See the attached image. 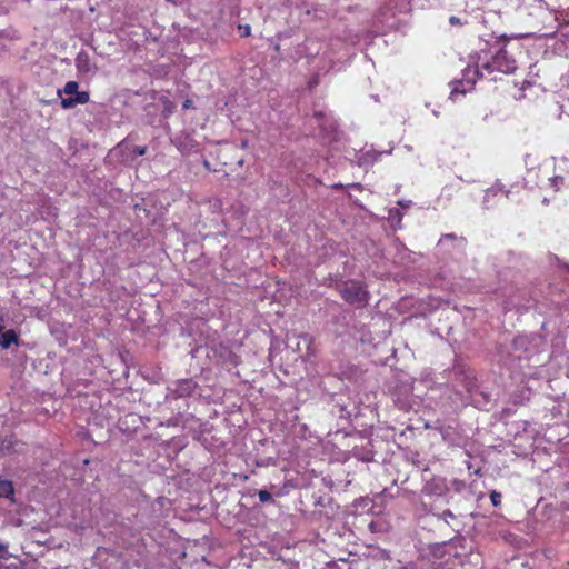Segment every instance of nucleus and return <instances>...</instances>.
<instances>
[{"label":"nucleus","instance_id":"0eeeda50","mask_svg":"<svg viewBox=\"0 0 569 569\" xmlns=\"http://www.w3.org/2000/svg\"><path fill=\"white\" fill-rule=\"evenodd\" d=\"M13 495V486L9 480H0V498H10Z\"/></svg>","mask_w":569,"mask_h":569},{"label":"nucleus","instance_id":"dca6fc26","mask_svg":"<svg viewBox=\"0 0 569 569\" xmlns=\"http://www.w3.org/2000/svg\"><path fill=\"white\" fill-rule=\"evenodd\" d=\"M7 546L4 542L0 541V552H6Z\"/></svg>","mask_w":569,"mask_h":569},{"label":"nucleus","instance_id":"f03ea898","mask_svg":"<svg viewBox=\"0 0 569 569\" xmlns=\"http://www.w3.org/2000/svg\"><path fill=\"white\" fill-rule=\"evenodd\" d=\"M338 295L345 302L355 306V308L362 309L368 306L369 291L360 280L349 279L343 283L336 287Z\"/></svg>","mask_w":569,"mask_h":569},{"label":"nucleus","instance_id":"9b49d317","mask_svg":"<svg viewBox=\"0 0 569 569\" xmlns=\"http://www.w3.org/2000/svg\"><path fill=\"white\" fill-rule=\"evenodd\" d=\"M222 349H224V355H226L227 361H229L230 365L236 366L238 363V361H236V355L228 348H222Z\"/></svg>","mask_w":569,"mask_h":569},{"label":"nucleus","instance_id":"f3484780","mask_svg":"<svg viewBox=\"0 0 569 569\" xmlns=\"http://www.w3.org/2000/svg\"><path fill=\"white\" fill-rule=\"evenodd\" d=\"M458 22H459V19H458V18H456V17H451V18H450V23H451V24H457Z\"/></svg>","mask_w":569,"mask_h":569},{"label":"nucleus","instance_id":"f257e3e1","mask_svg":"<svg viewBox=\"0 0 569 569\" xmlns=\"http://www.w3.org/2000/svg\"><path fill=\"white\" fill-rule=\"evenodd\" d=\"M507 43V37H498L497 44L501 46V48L497 50L496 54H493L490 60L481 61V58H478L476 64L463 69V77L458 83H456L453 90H451V96H456L458 93L463 94L470 91L478 79L490 78L495 80V72L503 74L513 73L515 70H517V61L506 49Z\"/></svg>","mask_w":569,"mask_h":569},{"label":"nucleus","instance_id":"6ab92c4d","mask_svg":"<svg viewBox=\"0 0 569 569\" xmlns=\"http://www.w3.org/2000/svg\"><path fill=\"white\" fill-rule=\"evenodd\" d=\"M4 331H2V325L0 323V335L3 333Z\"/></svg>","mask_w":569,"mask_h":569},{"label":"nucleus","instance_id":"39448f33","mask_svg":"<svg viewBox=\"0 0 569 569\" xmlns=\"http://www.w3.org/2000/svg\"><path fill=\"white\" fill-rule=\"evenodd\" d=\"M89 103V92L88 91H81L78 93H74L68 98L61 99V107L64 109L74 108L78 104H87Z\"/></svg>","mask_w":569,"mask_h":569},{"label":"nucleus","instance_id":"f8f14e48","mask_svg":"<svg viewBox=\"0 0 569 569\" xmlns=\"http://www.w3.org/2000/svg\"><path fill=\"white\" fill-rule=\"evenodd\" d=\"M146 152H147L146 146H134V148H133V154H136L138 157L144 156Z\"/></svg>","mask_w":569,"mask_h":569},{"label":"nucleus","instance_id":"6e6552de","mask_svg":"<svg viewBox=\"0 0 569 569\" xmlns=\"http://www.w3.org/2000/svg\"><path fill=\"white\" fill-rule=\"evenodd\" d=\"M78 92H81L78 90V82L74 80H70V81L66 82V86H64V88H62V90L58 91V94L60 96L61 93H64V94L72 96Z\"/></svg>","mask_w":569,"mask_h":569},{"label":"nucleus","instance_id":"ddd939ff","mask_svg":"<svg viewBox=\"0 0 569 569\" xmlns=\"http://www.w3.org/2000/svg\"><path fill=\"white\" fill-rule=\"evenodd\" d=\"M238 29L241 30L242 38H247L250 36V26L249 24L238 26Z\"/></svg>","mask_w":569,"mask_h":569},{"label":"nucleus","instance_id":"9d476101","mask_svg":"<svg viewBox=\"0 0 569 569\" xmlns=\"http://www.w3.org/2000/svg\"><path fill=\"white\" fill-rule=\"evenodd\" d=\"M259 500L262 503H269L272 501V496L267 490L259 491Z\"/></svg>","mask_w":569,"mask_h":569},{"label":"nucleus","instance_id":"4468645a","mask_svg":"<svg viewBox=\"0 0 569 569\" xmlns=\"http://www.w3.org/2000/svg\"><path fill=\"white\" fill-rule=\"evenodd\" d=\"M77 68L78 70H86V68L81 64V56H78L77 58Z\"/></svg>","mask_w":569,"mask_h":569},{"label":"nucleus","instance_id":"20e7f679","mask_svg":"<svg viewBox=\"0 0 569 569\" xmlns=\"http://www.w3.org/2000/svg\"><path fill=\"white\" fill-rule=\"evenodd\" d=\"M197 382L192 379H183L177 381L176 389H173V393L177 397H190L193 392H196Z\"/></svg>","mask_w":569,"mask_h":569},{"label":"nucleus","instance_id":"423d86ee","mask_svg":"<svg viewBox=\"0 0 569 569\" xmlns=\"http://www.w3.org/2000/svg\"><path fill=\"white\" fill-rule=\"evenodd\" d=\"M11 345L18 346V335L13 329H8L0 333V347L8 349Z\"/></svg>","mask_w":569,"mask_h":569},{"label":"nucleus","instance_id":"1a4fd4ad","mask_svg":"<svg viewBox=\"0 0 569 569\" xmlns=\"http://www.w3.org/2000/svg\"><path fill=\"white\" fill-rule=\"evenodd\" d=\"M490 503H492L493 507H498L501 505V493L498 491H490L489 495Z\"/></svg>","mask_w":569,"mask_h":569},{"label":"nucleus","instance_id":"2eb2a0df","mask_svg":"<svg viewBox=\"0 0 569 569\" xmlns=\"http://www.w3.org/2000/svg\"><path fill=\"white\" fill-rule=\"evenodd\" d=\"M191 104H192V102H191L190 100H188V99H187V100H184V102H183V109H189Z\"/></svg>","mask_w":569,"mask_h":569},{"label":"nucleus","instance_id":"aec40b11","mask_svg":"<svg viewBox=\"0 0 569 569\" xmlns=\"http://www.w3.org/2000/svg\"><path fill=\"white\" fill-rule=\"evenodd\" d=\"M164 103H166V104H169V103H170V102H169V99H164Z\"/></svg>","mask_w":569,"mask_h":569},{"label":"nucleus","instance_id":"7ed1b4c3","mask_svg":"<svg viewBox=\"0 0 569 569\" xmlns=\"http://www.w3.org/2000/svg\"><path fill=\"white\" fill-rule=\"evenodd\" d=\"M216 159L226 168L233 166L241 168L243 163L242 157L238 154V147L230 142L219 144L218 149H216Z\"/></svg>","mask_w":569,"mask_h":569},{"label":"nucleus","instance_id":"a211bd4d","mask_svg":"<svg viewBox=\"0 0 569 569\" xmlns=\"http://www.w3.org/2000/svg\"><path fill=\"white\" fill-rule=\"evenodd\" d=\"M315 117L321 118L322 117V112H315Z\"/></svg>","mask_w":569,"mask_h":569}]
</instances>
